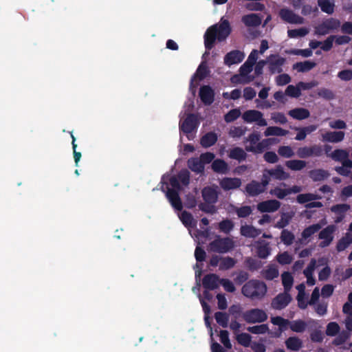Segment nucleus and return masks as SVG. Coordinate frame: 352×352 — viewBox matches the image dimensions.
Listing matches in <instances>:
<instances>
[{
    "instance_id": "obj_1",
    "label": "nucleus",
    "mask_w": 352,
    "mask_h": 352,
    "mask_svg": "<svg viewBox=\"0 0 352 352\" xmlns=\"http://www.w3.org/2000/svg\"><path fill=\"white\" fill-rule=\"evenodd\" d=\"M232 29L228 20H222L218 25L209 27L204 34V45L207 50H210L214 45L217 39L219 41H224L231 33Z\"/></svg>"
},
{
    "instance_id": "obj_2",
    "label": "nucleus",
    "mask_w": 352,
    "mask_h": 352,
    "mask_svg": "<svg viewBox=\"0 0 352 352\" xmlns=\"http://www.w3.org/2000/svg\"><path fill=\"white\" fill-rule=\"evenodd\" d=\"M242 294L252 300H261L267 292L266 284L258 280H250L241 289Z\"/></svg>"
},
{
    "instance_id": "obj_3",
    "label": "nucleus",
    "mask_w": 352,
    "mask_h": 352,
    "mask_svg": "<svg viewBox=\"0 0 352 352\" xmlns=\"http://www.w3.org/2000/svg\"><path fill=\"white\" fill-rule=\"evenodd\" d=\"M169 182L173 188H167L166 197L173 208L181 211L183 208V205L179 195V191L182 189L180 182L177 177L173 176L170 178Z\"/></svg>"
},
{
    "instance_id": "obj_4",
    "label": "nucleus",
    "mask_w": 352,
    "mask_h": 352,
    "mask_svg": "<svg viewBox=\"0 0 352 352\" xmlns=\"http://www.w3.org/2000/svg\"><path fill=\"white\" fill-rule=\"evenodd\" d=\"M212 251L218 253H226L230 252L234 248V242L229 237L221 238L217 236V238L210 243Z\"/></svg>"
},
{
    "instance_id": "obj_5",
    "label": "nucleus",
    "mask_w": 352,
    "mask_h": 352,
    "mask_svg": "<svg viewBox=\"0 0 352 352\" xmlns=\"http://www.w3.org/2000/svg\"><path fill=\"white\" fill-rule=\"evenodd\" d=\"M242 317L249 324L263 322L267 319V315L265 311L258 308L252 309L243 312Z\"/></svg>"
},
{
    "instance_id": "obj_6",
    "label": "nucleus",
    "mask_w": 352,
    "mask_h": 352,
    "mask_svg": "<svg viewBox=\"0 0 352 352\" xmlns=\"http://www.w3.org/2000/svg\"><path fill=\"white\" fill-rule=\"evenodd\" d=\"M267 64L270 74H280L283 72V65L285 63V58L278 54H270L267 58Z\"/></svg>"
},
{
    "instance_id": "obj_7",
    "label": "nucleus",
    "mask_w": 352,
    "mask_h": 352,
    "mask_svg": "<svg viewBox=\"0 0 352 352\" xmlns=\"http://www.w3.org/2000/svg\"><path fill=\"white\" fill-rule=\"evenodd\" d=\"M243 119L248 123L256 122L259 126H265L267 122L263 118V114L257 110H247L242 116Z\"/></svg>"
},
{
    "instance_id": "obj_8",
    "label": "nucleus",
    "mask_w": 352,
    "mask_h": 352,
    "mask_svg": "<svg viewBox=\"0 0 352 352\" xmlns=\"http://www.w3.org/2000/svg\"><path fill=\"white\" fill-rule=\"evenodd\" d=\"M336 230V226L329 225L320 232L318 239L322 240L319 244L320 248H326L331 243L333 240V233Z\"/></svg>"
},
{
    "instance_id": "obj_9",
    "label": "nucleus",
    "mask_w": 352,
    "mask_h": 352,
    "mask_svg": "<svg viewBox=\"0 0 352 352\" xmlns=\"http://www.w3.org/2000/svg\"><path fill=\"white\" fill-rule=\"evenodd\" d=\"M197 116L194 113H189L184 120L179 124V129L185 134L192 133L198 127Z\"/></svg>"
},
{
    "instance_id": "obj_10",
    "label": "nucleus",
    "mask_w": 352,
    "mask_h": 352,
    "mask_svg": "<svg viewBox=\"0 0 352 352\" xmlns=\"http://www.w3.org/2000/svg\"><path fill=\"white\" fill-rule=\"evenodd\" d=\"M276 142V139L274 138L263 139L259 141L256 146H245V151L254 154H260L263 153L265 150L269 149L271 145Z\"/></svg>"
},
{
    "instance_id": "obj_11",
    "label": "nucleus",
    "mask_w": 352,
    "mask_h": 352,
    "mask_svg": "<svg viewBox=\"0 0 352 352\" xmlns=\"http://www.w3.org/2000/svg\"><path fill=\"white\" fill-rule=\"evenodd\" d=\"M292 296L288 292L278 294L272 300V307L274 309L280 310L285 308L292 301Z\"/></svg>"
},
{
    "instance_id": "obj_12",
    "label": "nucleus",
    "mask_w": 352,
    "mask_h": 352,
    "mask_svg": "<svg viewBox=\"0 0 352 352\" xmlns=\"http://www.w3.org/2000/svg\"><path fill=\"white\" fill-rule=\"evenodd\" d=\"M279 16L283 21L291 24H302L303 23L302 17L287 8L280 9Z\"/></svg>"
},
{
    "instance_id": "obj_13",
    "label": "nucleus",
    "mask_w": 352,
    "mask_h": 352,
    "mask_svg": "<svg viewBox=\"0 0 352 352\" xmlns=\"http://www.w3.org/2000/svg\"><path fill=\"white\" fill-rule=\"evenodd\" d=\"M290 329L296 333L304 332L308 325H311V327H316L317 322L314 320H310L308 322H305L302 320H296L292 322L289 321Z\"/></svg>"
},
{
    "instance_id": "obj_14",
    "label": "nucleus",
    "mask_w": 352,
    "mask_h": 352,
    "mask_svg": "<svg viewBox=\"0 0 352 352\" xmlns=\"http://www.w3.org/2000/svg\"><path fill=\"white\" fill-rule=\"evenodd\" d=\"M199 95L201 102L206 105H210L214 100V91L209 85L201 86Z\"/></svg>"
},
{
    "instance_id": "obj_15",
    "label": "nucleus",
    "mask_w": 352,
    "mask_h": 352,
    "mask_svg": "<svg viewBox=\"0 0 352 352\" xmlns=\"http://www.w3.org/2000/svg\"><path fill=\"white\" fill-rule=\"evenodd\" d=\"M220 280L216 274H208L203 278L202 285L206 289L214 290L218 288Z\"/></svg>"
},
{
    "instance_id": "obj_16",
    "label": "nucleus",
    "mask_w": 352,
    "mask_h": 352,
    "mask_svg": "<svg viewBox=\"0 0 352 352\" xmlns=\"http://www.w3.org/2000/svg\"><path fill=\"white\" fill-rule=\"evenodd\" d=\"M280 207V201L276 199H270L259 203L257 206L258 210L261 212H273Z\"/></svg>"
},
{
    "instance_id": "obj_17",
    "label": "nucleus",
    "mask_w": 352,
    "mask_h": 352,
    "mask_svg": "<svg viewBox=\"0 0 352 352\" xmlns=\"http://www.w3.org/2000/svg\"><path fill=\"white\" fill-rule=\"evenodd\" d=\"M345 133L342 131H327L322 134V141L324 142L338 143L344 138Z\"/></svg>"
},
{
    "instance_id": "obj_18",
    "label": "nucleus",
    "mask_w": 352,
    "mask_h": 352,
    "mask_svg": "<svg viewBox=\"0 0 352 352\" xmlns=\"http://www.w3.org/2000/svg\"><path fill=\"white\" fill-rule=\"evenodd\" d=\"M244 54L239 50L228 52L224 57L226 65L230 66L241 63L244 58Z\"/></svg>"
},
{
    "instance_id": "obj_19",
    "label": "nucleus",
    "mask_w": 352,
    "mask_h": 352,
    "mask_svg": "<svg viewBox=\"0 0 352 352\" xmlns=\"http://www.w3.org/2000/svg\"><path fill=\"white\" fill-rule=\"evenodd\" d=\"M219 184L224 190H230L239 188L241 180L237 177H224L220 181Z\"/></svg>"
},
{
    "instance_id": "obj_20",
    "label": "nucleus",
    "mask_w": 352,
    "mask_h": 352,
    "mask_svg": "<svg viewBox=\"0 0 352 352\" xmlns=\"http://www.w3.org/2000/svg\"><path fill=\"white\" fill-rule=\"evenodd\" d=\"M268 173L272 179L276 180H285L289 178V173L284 170L281 165H277L274 168L268 169Z\"/></svg>"
},
{
    "instance_id": "obj_21",
    "label": "nucleus",
    "mask_w": 352,
    "mask_h": 352,
    "mask_svg": "<svg viewBox=\"0 0 352 352\" xmlns=\"http://www.w3.org/2000/svg\"><path fill=\"white\" fill-rule=\"evenodd\" d=\"M201 194L204 200L208 204H215L217 201V192L210 186L204 187L202 189Z\"/></svg>"
},
{
    "instance_id": "obj_22",
    "label": "nucleus",
    "mask_w": 352,
    "mask_h": 352,
    "mask_svg": "<svg viewBox=\"0 0 352 352\" xmlns=\"http://www.w3.org/2000/svg\"><path fill=\"white\" fill-rule=\"evenodd\" d=\"M246 152L245 149L244 150L241 147L236 146L229 151L228 155L230 159L241 162L247 159L248 154Z\"/></svg>"
},
{
    "instance_id": "obj_23",
    "label": "nucleus",
    "mask_w": 352,
    "mask_h": 352,
    "mask_svg": "<svg viewBox=\"0 0 352 352\" xmlns=\"http://www.w3.org/2000/svg\"><path fill=\"white\" fill-rule=\"evenodd\" d=\"M241 21L247 27H257L261 24V18L257 14H249L242 16Z\"/></svg>"
},
{
    "instance_id": "obj_24",
    "label": "nucleus",
    "mask_w": 352,
    "mask_h": 352,
    "mask_svg": "<svg viewBox=\"0 0 352 352\" xmlns=\"http://www.w3.org/2000/svg\"><path fill=\"white\" fill-rule=\"evenodd\" d=\"M330 174L328 170L317 168L311 170L309 172V177L314 182H322L324 179H327L329 177Z\"/></svg>"
},
{
    "instance_id": "obj_25",
    "label": "nucleus",
    "mask_w": 352,
    "mask_h": 352,
    "mask_svg": "<svg viewBox=\"0 0 352 352\" xmlns=\"http://www.w3.org/2000/svg\"><path fill=\"white\" fill-rule=\"evenodd\" d=\"M245 191L250 196L256 197L264 192V189L261 188L258 182L252 180L246 185Z\"/></svg>"
},
{
    "instance_id": "obj_26",
    "label": "nucleus",
    "mask_w": 352,
    "mask_h": 352,
    "mask_svg": "<svg viewBox=\"0 0 352 352\" xmlns=\"http://www.w3.org/2000/svg\"><path fill=\"white\" fill-rule=\"evenodd\" d=\"M188 167L192 171L197 174L203 173L204 171V166L201 162L199 158L191 157L188 160Z\"/></svg>"
},
{
    "instance_id": "obj_27",
    "label": "nucleus",
    "mask_w": 352,
    "mask_h": 352,
    "mask_svg": "<svg viewBox=\"0 0 352 352\" xmlns=\"http://www.w3.org/2000/svg\"><path fill=\"white\" fill-rule=\"evenodd\" d=\"M211 168L214 172L221 174H226L229 170L228 164L221 159L213 160Z\"/></svg>"
},
{
    "instance_id": "obj_28",
    "label": "nucleus",
    "mask_w": 352,
    "mask_h": 352,
    "mask_svg": "<svg viewBox=\"0 0 352 352\" xmlns=\"http://www.w3.org/2000/svg\"><path fill=\"white\" fill-rule=\"evenodd\" d=\"M285 343L288 349L294 351H299L302 346V341L297 336L289 337Z\"/></svg>"
},
{
    "instance_id": "obj_29",
    "label": "nucleus",
    "mask_w": 352,
    "mask_h": 352,
    "mask_svg": "<svg viewBox=\"0 0 352 352\" xmlns=\"http://www.w3.org/2000/svg\"><path fill=\"white\" fill-rule=\"evenodd\" d=\"M217 141V134L214 132H208L201 137L200 144L203 147L208 148L213 146Z\"/></svg>"
},
{
    "instance_id": "obj_30",
    "label": "nucleus",
    "mask_w": 352,
    "mask_h": 352,
    "mask_svg": "<svg viewBox=\"0 0 352 352\" xmlns=\"http://www.w3.org/2000/svg\"><path fill=\"white\" fill-rule=\"evenodd\" d=\"M270 243L265 241L258 242L256 247V254L260 258H266L270 254Z\"/></svg>"
},
{
    "instance_id": "obj_31",
    "label": "nucleus",
    "mask_w": 352,
    "mask_h": 352,
    "mask_svg": "<svg viewBox=\"0 0 352 352\" xmlns=\"http://www.w3.org/2000/svg\"><path fill=\"white\" fill-rule=\"evenodd\" d=\"M288 114L294 119L302 120L308 118L310 112L305 108H295L289 111Z\"/></svg>"
},
{
    "instance_id": "obj_32",
    "label": "nucleus",
    "mask_w": 352,
    "mask_h": 352,
    "mask_svg": "<svg viewBox=\"0 0 352 352\" xmlns=\"http://www.w3.org/2000/svg\"><path fill=\"white\" fill-rule=\"evenodd\" d=\"M241 234L248 238H255L261 234V230L253 226H242L240 229Z\"/></svg>"
},
{
    "instance_id": "obj_33",
    "label": "nucleus",
    "mask_w": 352,
    "mask_h": 352,
    "mask_svg": "<svg viewBox=\"0 0 352 352\" xmlns=\"http://www.w3.org/2000/svg\"><path fill=\"white\" fill-rule=\"evenodd\" d=\"M322 228L320 223H314L305 228L301 233L302 240L306 241L310 238L313 234L318 232Z\"/></svg>"
},
{
    "instance_id": "obj_34",
    "label": "nucleus",
    "mask_w": 352,
    "mask_h": 352,
    "mask_svg": "<svg viewBox=\"0 0 352 352\" xmlns=\"http://www.w3.org/2000/svg\"><path fill=\"white\" fill-rule=\"evenodd\" d=\"M316 63L314 61L305 60L304 62H298L293 65V69H296L299 72H307L314 68Z\"/></svg>"
},
{
    "instance_id": "obj_35",
    "label": "nucleus",
    "mask_w": 352,
    "mask_h": 352,
    "mask_svg": "<svg viewBox=\"0 0 352 352\" xmlns=\"http://www.w3.org/2000/svg\"><path fill=\"white\" fill-rule=\"evenodd\" d=\"M318 5L324 13L331 14L334 12V0H318Z\"/></svg>"
},
{
    "instance_id": "obj_36",
    "label": "nucleus",
    "mask_w": 352,
    "mask_h": 352,
    "mask_svg": "<svg viewBox=\"0 0 352 352\" xmlns=\"http://www.w3.org/2000/svg\"><path fill=\"white\" fill-rule=\"evenodd\" d=\"M289 131L287 130L283 129L278 126H269L266 129L264 132V135L266 137L268 136H285L287 135Z\"/></svg>"
},
{
    "instance_id": "obj_37",
    "label": "nucleus",
    "mask_w": 352,
    "mask_h": 352,
    "mask_svg": "<svg viewBox=\"0 0 352 352\" xmlns=\"http://www.w3.org/2000/svg\"><path fill=\"white\" fill-rule=\"evenodd\" d=\"M349 152L346 150L338 148L330 153L329 157L336 162H342L344 159L349 157Z\"/></svg>"
},
{
    "instance_id": "obj_38",
    "label": "nucleus",
    "mask_w": 352,
    "mask_h": 352,
    "mask_svg": "<svg viewBox=\"0 0 352 352\" xmlns=\"http://www.w3.org/2000/svg\"><path fill=\"white\" fill-rule=\"evenodd\" d=\"M282 283L284 287L285 292H289L294 283V278L288 272H284L281 274Z\"/></svg>"
},
{
    "instance_id": "obj_39",
    "label": "nucleus",
    "mask_w": 352,
    "mask_h": 352,
    "mask_svg": "<svg viewBox=\"0 0 352 352\" xmlns=\"http://www.w3.org/2000/svg\"><path fill=\"white\" fill-rule=\"evenodd\" d=\"M306 162L300 160H292L287 161L285 165L292 170H300L306 166Z\"/></svg>"
},
{
    "instance_id": "obj_40",
    "label": "nucleus",
    "mask_w": 352,
    "mask_h": 352,
    "mask_svg": "<svg viewBox=\"0 0 352 352\" xmlns=\"http://www.w3.org/2000/svg\"><path fill=\"white\" fill-rule=\"evenodd\" d=\"M214 318L218 324L223 328H226L228 325L229 315L226 312L217 311L214 314Z\"/></svg>"
},
{
    "instance_id": "obj_41",
    "label": "nucleus",
    "mask_w": 352,
    "mask_h": 352,
    "mask_svg": "<svg viewBox=\"0 0 352 352\" xmlns=\"http://www.w3.org/2000/svg\"><path fill=\"white\" fill-rule=\"evenodd\" d=\"M236 263V261H235V259L232 257H230V256L221 257V262L219 263V270H230L235 265Z\"/></svg>"
},
{
    "instance_id": "obj_42",
    "label": "nucleus",
    "mask_w": 352,
    "mask_h": 352,
    "mask_svg": "<svg viewBox=\"0 0 352 352\" xmlns=\"http://www.w3.org/2000/svg\"><path fill=\"white\" fill-rule=\"evenodd\" d=\"M295 239L294 234L288 230H283L280 234V240L286 245H290Z\"/></svg>"
},
{
    "instance_id": "obj_43",
    "label": "nucleus",
    "mask_w": 352,
    "mask_h": 352,
    "mask_svg": "<svg viewBox=\"0 0 352 352\" xmlns=\"http://www.w3.org/2000/svg\"><path fill=\"white\" fill-rule=\"evenodd\" d=\"M276 261L282 265H289L292 262L293 257L288 252L285 251L277 254Z\"/></svg>"
},
{
    "instance_id": "obj_44",
    "label": "nucleus",
    "mask_w": 352,
    "mask_h": 352,
    "mask_svg": "<svg viewBox=\"0 0 352 352\" xmlns=\"http://www.w3.org/2000/svg\"><path fill=\"white\" fill-rule=\"evenodd\" d=\"M352 243V237L349 235L342 237L337 243L336 250L338 252L344 251Z\"/></svg>"
},
{
    "instance_id": "obj_45",
    "label": "nucleus",
    "mask_w": 352,
    "mask_h": 352,
    "mask_svg": "<svg viewBox=\"0 0 352 352\" xmlns=\"http://www.w3.org/2000/svg\"><path fill=\"white\" fill-rule=\"evenodd\" d=\"M234 226V223L230 219H224L219 223V229L225 234H229L233 230Z\"/></svg>"
},
{
    "instance_id": "obj_46",
    "label": "nucleus",
    "mask_w": 352,
    "mask_h": 352,
    "mask_svg": "<svg viewBox=\"0 0 352 352\" xmlns=\"http://www.w3.org/2000/svg\"><path fill=\"white\" fill-rule=\"evenodd\" d=\"M210 74V70L207 66L206 62H202L198 67L195 75L199 78V80H204Z\"/></svg>"
},
{
    "instance_id": "obj_47",
    "label": "nucleus",
    "mask_w": 352,
    "mask_h": 352,
    "mask_svg": "<svg viewBox=\"0 0 352 352\" xmlns=\"http://www.w3.org/2000/svg\"><path fill=\"white\" fill-rule=\"evenodd\" d=\"M271 322L274 325H278L280 331H283L286 329L287 326L289 324V320L285 319L281 316H275L271 318Z\"/></svg>"
},
{
    "instance_id": "obj_48",
    "label": "nucleus",
    "mask_w": 352,
    "mask_h": 352,
    "mask_svg": "<svg viewBox=\"0 0 352 352\" xmlns=\"http://www.w3.org/2000/svg\"><path fill=\"white\" fill-rule=\"evenodd\" d=\"M350 209V206L347 204H339L331 206V211L339 215L344 214Z\"/></svg>"
},
{
    "instance_id": "obj_49",
    "label": "nucleus",
    "mask_w": 352,
    "mask_h": 352,
    "mask_svg": "<svg viewBox=\"0 0 352 352\" xmlns=\"http://www.w3.org/2000/svg\"><path fill=\"white\" fill-rule=\"evenodd\" d=\"M319 199V197L314 194L312 193H305V194H299L296 197V201L299 204H307L309 201Z\"/></svg>"
},
{
    "instance_id": "obj_50",
    "label": "nucleus",
    "mask_w": 352,
    "mask_h": 352,
    "mask_svg": "<svg viewBox=\"0 0 352 352\" xmlns=\"http://www.w3.org/2000/svg\"><path fill=\"white\" fill-rule=\"evenodd\" d=\"M252 337L247 333H241L236 336V341L238 343L245 347L250 345Z\"/></svg>"
},
{
    "instance_id": "obj_51",
    "label": "nucleus",
    "mask_w": 352,
    "mask_h": 352,
    "mask_svg": "<svg viewBox=\"0 0 352 352\" xmlns=\"http://www.w3.org/2000/svg\"><path fill=\"white\" fill-rule=\"evenodd\" d=\"M241 116V111L239 109H233L229 111L224 116V120L227 123H230L236 120Z\"/></svg>"
},
{
    "instance_id": "obj_52",
    "label": "nucleus",
    "mask_w": 352,
    "mask_h": 352,
    "mask_svg": "<svg viewBox=\"0 0 352 352\" xmlns=\"http://www.w3.org/2000/svg\"><path fill=\"white\" fill-rule=\"evenodd\" d=\"M260 139V133L258 131H254L244 139L243 143L245 144L248 142H250L249 146H256L259 142Z\"/></svg>"
},
{
    "instance_id": "obj_53",
    "label": "nucleus",
    "mask_w": 352,
    "mask_h": 352,
    "mask_svg": "<svg viewBox=\"0 0 352 352\" xmlns=\"http://www.w3.org/2000/svg\"><path fill=\"white\" fill-rule=\"evenodd\" d=\"M285 94L292 98H298L301 94L300 87H298V83L297 84L296 87L292 85H288L285 89Z\"/></svg>"
},
{
    "instance_id": "obj_54",
    "label": "nucleus",
    "mask_w": 352,
    "mask_h": 352,
    "mask_svg": "<svg viewBox=\"0 0 352 352\" xmlns=\"http://www.w3.org/2000/svg\"><path fill=\"white\" fill-rule=\"evenodd\" d=\"M308 34V30L305 28L299 29L289 30L287 31V35L289 38H297L305 36Z\"/></svg>"
},
{
    "instance_id": "obj_55",
    "label": "nucleus",
    "mask_w": 352,
    "mask_h": 352,
    "mask_svg": "<svg viewBox=\"0 0 352 352\" xmlns=\"http://www.w3.org/2000/svg\"><path fill=\"white\" fill-rule=\"evenodd\" d=\"M340 326L336 322H331L327 326L326 334L329 336H335L340 331Z\"/></svg>"
},
{
    "instance_id": "obj_56",
    "label": "nucleus",
    "mask_w": 352,
    "mask_h": 352,
    "mask_svg": "<svg viewBox=\"0 0 352 352\" xmlns=\"http://www.w3.org/2000/svg\"><path fill=\"white\" fill-rule=\"evenodd\" d=\"M268 330V326L265 324L249 327L248 328V331L254 334H263L265 333Z\"/></svg>"
},
{
    "instance_id": "obj_57",
    "label": "nucleus",
    "mask_w": 352,
    "mask_h": 352,
    "mask_svg": "<svg viewBox=\"0 0 352 352\" xmlns=\"http://www.w3.org/2000/svg\"><path fill=\"white\" fill-rule=\"evenodd\" d=\"M288 54L296 56H302L303 57H310L313 54L311 49H292L288 52Z\"/></svg>"
},
{
    "instance_id": "obj_58",
    "label": "nucleus",
    "mask_w": 352,
    "mask_h": 352,
    "mask_svg": "<svg viewBox=\"0 0 352 352\" xmlns=\"http://www.w3.org/2000/svg\"><path fill=\"white\" fill-rule=\"evenodd\" d=\"M221 342L228 349L232 348V344L229 338V333L226 330H221L219 333Z\"/></svg>"
},
{
    "instance_id": "obj_59",
    "label": "nucleus",
    "mask_w": 352,
    "mask_h": 352,
    "mask_svg": "<svg viewBox=\"0 0 352 352\" xmlns=\"http://www.w3.org/2000/svg\"><path fill=\"white\" fill-rule=\"evenodd\" d=\"M235 211L239 218H245L252 213V210L249 206H243L240 208H236Z\"/></svg>"
},
{
    "instance_id": "obj_60",
    "label": "nucleus",
    "mask_w": 352,
    "mask_h": 352,
    "mask_svg": "<svg viewBox=\"0 0 352 352\" xmlns=\"http://www.w3.org/2000/svg\"><path fill=\"white\" fill-rule=\"evenodd\" d=\"M270 194L276 196L280 199H283L288 195L287 188L282 189L279 187H275L270 190Z\"/></svg>"
},
{
    "instance_id": "obj_61",
    "label": "nucleus",
    "mask_w": 352,
    "mask_h": 352,
    "mask_svg": "<svg viewBox=\"0 0 352 352\" xmlns=\"http://www.w3.org/2000/svg\"><path fill=\"white\" fill-rule=\"evenodd\" d=\"M179 181L185 186L190 183V173L188 170H182L177 175Z\"/></svg>"
},
{
    "instance_id": "obj_62",
    "label": "nucleus",
    "mask_w": 352,
    "mask_h": 352,
    "mask_svg": "<svg viewBox=\"0 0 352 352\" xmlns=\"http://www.w3.org/2000/svg\"><path fill=\"white\" fill-rule=\"evenodd\" d=\"M292 217L289 214L283 213L280 220L276 223L275 227L278 228H284L289 223Z\"/></svg>"
},
{
    "instance_id": "obj_63",
    "label": "nucleus",
    "mask_w": 352,
    "mask_h": 352,
    "mask_svg": "<svg viewBox=\"0 0 352 352\" xmlns=\"http://www.w3.org/2000/svg\"><path fill=\"white\" fill-rule=\"evenodd\" d=\"M278 154L284 157L289 158L294 155L292 148L289 146H280L278 149Z\"/></svg>"
},
{
    "instance_id": "obj_64",
    "label": "nucleus",
    "mask_w": 352,
    "mask_h": 352,
    "mask_svg": "<svg viewBox=\"0 0 352 352\" xmlns=\"http://www.w3.org/2000/svg\"><path fill=\"white\" fill-rule=\"evenodd\" d=\"M242 310L243 308L241 305L236 304L231 305L228 311L230 314H231L235 319H237L243 314Z\"/></svg>"
}]
</instances>
